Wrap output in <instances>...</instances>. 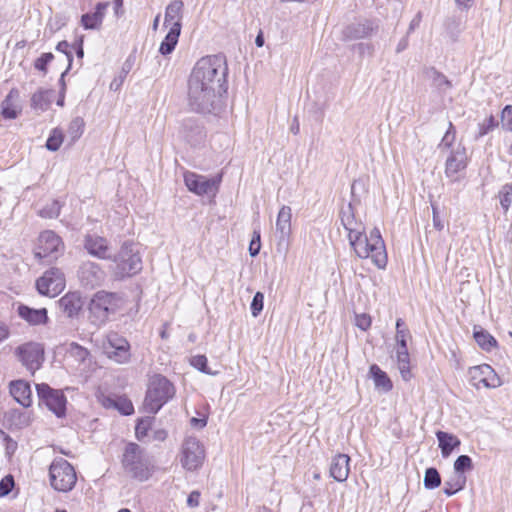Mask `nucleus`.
I'll return each mask as SVG.
<instances>
[{
  "instance_id": "nucleus-1",
  "label": "nucleus",
  "mask_w": 512,
  "mask_h": 512,
  "mask_svg": "<svg viewBox=\"0 0 512 512\" xmlns=\"http://www.w3.org/2000/svg\"><path fill=\"white\" fill-rule=\"evenodd\" d=\"M228 67L222 55H209L200 58L189 75L187 100L196 112L211 113L226 92Z\"/></svg>"
},
{
  "instance_id": "nucleus-2",
  "label": "nucleus",
  "mask_w": 512,
  "mask_h": 512,
  "mask_svg": "<svg viewBox=\"0 0 512 512\" xmlns=\"http://www.w3.org/2000/svg\"><path fill=\"white\" fill-rule=\"evenodd\" d=\"M355 255L361 259H371L379 269L387 265V253L384 240L378 228H373L369 235L365 233L349 242Z\"/></svg>"
},
{
  "instance_id": "nucleus-3",
  "label": "nucleus",
  "mask_w": 512,
  "mask_h": 512,
  "mask_svg": "<svg viewBox=\"0 0 512 512\" xmlns=\"http://www.w3.org/2000/svg\"><path fill=\"white\" fill-rule=\"evenodd\" d=\"M122 465L129 476L139 481L148 480L155 470L150 454L136 443H129L125 447Z\"/></svg>"
},
{
  "instance_id": "nucleus-4",
  "label": "nucleus",
  "mask_w": 512,
  "mask_h": 512,
  "mask_svg": "<svg viewBox=\"0 0 512 512\" xmlns=\"http://www.w3.org/2000/svg\"><path fill=\"white\" fill-rule=\"evenodd\" d=\"M124 304L125 300L121 294L98 291L89 302V319L92 324L101 326L109 320L110 315L122 309Z\"/></svg>"
},
{
  "instance_id": "nucleus-5",
  "label": "nucleus",
  "mask_w": 512,
  "mask_h": 512,
  "mask_svg": "<svg viewBox=\"0 0 512 512\" xmlns=\"http://www.w3.org/2000/svg\"><path fill=\"white\" fill-rule=\"evenodd\" d=\"M174 394L175 389L172 383L164 376L155 375L151 378L148 386L143 403L144 409L148 413L155 414Z\"/></svg>"
},
{
  "instance_id": "nucleus-6",
  "label": "nucleus",
  "mask_w": 512,
  "mask_h": 512,
  "mask_svg": "<svg viewBox=\"0 0 512 512\" xmlns=\"http://www.w3.org/2000/svg\"><path fill=\"white\" fill-rule=\"evenodd\" d=\"M113 261L116 264L115 273L120 278L133 276L142 269V260L137 245L132 242H124Z\"/></svg>"
},
{
  "instance_id": "nucleus-7",
  "label": "nucleus",
  "mask_w": 512,
  "mask_h": 512,
  "mask_svg": "<svg viewBox=\"0 0 512 512\" xmlns=\"http://www.w3.org/2000/svg\"><path fill=\"white\" fill-rule=\"evenodd\" d=\"M206 451L203 443L195 436H186L181 444L179 461L186 471L199 470L205 461Z\"/></svg>"
},
{
  "instance_id": "nucleus-8",
  "label": "nucleus",
  "mask_w": 512,
  "mask_h": 512,
  "mask_svg": "<svg viewBox=\"0 0 512 512\" xmlns=\"http://www.w3.org/2000/svg\"><path fill=\"white\" fill-rule=\"evenodd\" d=\"M51 487L59 492L71 491L77 481L74 467L63 458H56L49 467Z\"/></svg>"
},
{
  "instance_id": "nucleus-9",
  "label": "nucleus",
  "mask_w": 512,
  "mask_h": 512,
  "mask_svg": "<svg viewBox=\"0 0 512 512\" xmlns=\"http://www.w3.org/2000/svg\"><path fill=\"white\" fill-rule=\"evenodd\" d=\"M99 346L110 360L118 364H125L130 360V344L118 333H108L102 338Z\"/></svg>"
},
{
  "instance_id": "nucleus-10",
  "label": "nucleus",
  "mask_w": 512,
  "mask_h": 512,
  "mask_svg": "<svg viewBox=\"0 0 512 512\" xmlns=\"http://www.w3.org/2000/svg\"><path fill=\"white\" fill-rule=\"evenodd\" d=\"M63 242L61 238L53 231H43L38 237L34 255L39 259H56L63 252Z\"/></svg>"
},
{
  "instance_id": "nucleus-11",
  "label": "nucleus",
  "mask_w": 512,
  "mask_h": 512,
  "mask_svg": "<svg viewBox=\"0 0 512 512\" xmlns=\"http://www.w3.org/2000/svg\"><path fill=\"white\" fill-rule=\"evenodd\" d=\"M36 391L40 404L45 405L57 417L65 415L67 401L62 391L54 390L45 383L37 384Z\"/></svg>"
},
{
  "instance_id": "nucleus-12",
  "label": "nucleus",
  "mask_w": 512,
  "mask_h": 512,
  "mask_svg": "<svg viewBox=\"0 0 512 512\" xmlns=\"http://www.w3.org/2000/svg\"><path fill=\"white\" fill-rule=\"evenodd\" d=\"M66 285L64 273L58 268H50L36 281V288L42 295L55 297Z\"/></svg>"
},
{
  "instance_id": "nucleus-13",
  "label": "nucleus",
  "mask_w": 512,
  "mask_h": 512,
  "mask_svg": "<svg viewBox=\"0 0 512 512\" xmlns=\"http://www.w3.org/2000/svg\"><path fill=\"white\" fill-rule=\"evenodd\" d=\"M184 182L187 189L196 195L215 194L221 182V175L214 178H207L195 172L187 171L184 173Z\"/></svg>"
},
{
  "instance_id": "nucleus-14",
  "label": "nucleus",
  "mask_w": 512,
  "mask_h": 512,
  "mask_svg": "<svg viewBox=\"0 0 512 512\" xmlns=\"http://www.w3.org/2000/svg\"><path fill=\"white\" fill-rule=\"evenodd\" d=\"M16 353L23 366L32 374L41 367L44 360V348L39 343L23 344L17 348Z\"/></svg>"
},
{
  "instance_id": "nucleus-15",
  "label": "nucleus",
  "mask_w": 512,
  "mask_h": 512,
  "mask_svg": "<svg viewBox=\"0 0 512 512\" xmlns=\"http://www.w3.org/2000/svg\"><path fill=\"white\" fill-rule=\"evenodd\" d=\"M468 373L471 384L477 389L481 386L485 388H497L502 385L500 377L488 364L471 367Z\"/></svg>"
},
{
  "instance_id": "nucleus-16",
  "label": "nucleus",
  "mask_w": 512,
  "mask_h": 512,
  "mask_svg": "<svg viewBox=\"0 0 512 512\" xmlns=\"http://www.w3.org/2000/svg\"><path fill=\"white\" fill-rule=\"evenodd\" d=\"M340 219L344 229L347 231L349 242L366 232L364 223L359 217H357L355 209L351 203L342 208Z\"/></svg>"
},
{
  "instance_id": "nucleus-17",
  "label": "nucleus",
  "mask_w": 512,
  "mask_h": 512,
  "mask_svg": "<svg viewBox=\"0 0 512 512\" xmlns=\"http://www.w3.org/2000/svg\"><path fill=\"white\" fill-rule=\"evenodd\" d=\"M292 209L289 206L283 205L277 215L275 233L278 239V247H288L289 239L292 232L291 227Z\"/></svg>"
},
{
  "instance_id": "nucleus-18",
  "label": "nucleus",
  "mask_w": 512,
  "mask_h": 512,
  "mask_svg": "<svg viewBox=\"0 0 512 512\" xmlns=\"http://www.w3.org/2000/svg\"><path fill=\"white\" fill-rule=\"evenodd\" d=\"M78 278L83 286L94 288L104 282L105 272L98 264L87 261L80 266Z\"/></svg>"
},
{
  "instance_id": "nucleus-19",
  "label": "nucleus",
  "mask_w": 512,
  "mask_h": 512,
  "mask_svg": "<svg viewBox=\"0 0 512 512\" xmlns=\"http://www.w3.org/2000/svg\"><path fill=\"white\" fill-rule=\"evenodd\" d=\"M467 165V156L465 147L458 145L453 148L446 159L445 174L447 177L454 178Z\"/></svg>"
},
{
  "instance_id": "nucleus-20",
  "label": "nucleus",
  "mask_w": 512,
  "mask_h": 512,
  "mask_svg": "<svg viewBox=\"0 0 512 512\" xmlns=\"http://www.w3.org/2000/svg\"><path fill=\"white\" fill-rule=\"evenodd\" d=\"M179 134L192 145L200 143L205 137L203 126L194 118H187L181 122Z\"/></svg>"
},
{
  "instance_id": "nucleus-21",
  "label": "nucleus",
  "mask_w": 512,
  "mask_h": 512,
  "mask_svg": "<svg viewBox=\"0 0 512 512\" xmlns=\"http://www.w3.org/2000/svg\"><path fill=\"white\" fill-rule=\"evenodd\" d=\"M84 247L89 254L100 259H110V248L106 238L89 234L85 236Z\"/></svg>"
},
{
  "instance_id": "nucleus-22",
  "label": "nucleus",
  "mask_w": 512,
  "mask_h": 512,
  "mask_svg": "<svg viewBox=\"0 0 512 512\" xmlns=\"http://www.w3.org/2000/svg\"><path fill=\"white\" fill-rule=\"evenodd\" d=\"M9 393L24 408L32 405V391L27 381L21 379L11 381L9 383Z\"/></svg>"
},
{
  "instance_id": "nucleus-23",
  "label": "nucleus",
  "mask_w": 512,
  "mask_h": 512,
  "mask_svg": "<svg viewBox=\"0 0 512 512\" xmlns=\"http://www.w3.org/2000/svg\"><path fill=\"white\" fill-rule=\"evenodd\" d=\"M58 306L67 317L73 318L82 310L83 301L78 292H69L60 298Z\"/></svg>"
},
{
  "instance_id": "nucleus-24",
  "label": "nucleus",
  "mask_w": 512,
  "mask_h": 512,
  "mask_svg": "<svg viewBox=\"0 0 512 512\" xmlns=\"http://www.w3.org/2000/svg\"><path fill=\"white\" fill-rule=\"evenodd\" d=\"M350 457L346 454H337L332 458L330 465V476L338 482L348 478Z\"/></svg>"
},
{
  "instance_id": "nucleus-25",
  "label": "nucleus",
  "mask_w": 512,
  "mask_h": 512,
  "mask_svg": "<svg viewBox=\"0 0 512 512\" xmlns=\"http://www.w3.org/2000/svg\"><path fill=\"white\" fill-rule=\"evenodd\" d=\"M19 91L17 89H11L8 95L1 103V114L6 119H15L21 111L18 104Z\"/></svg>"
},
{
  "instance_id": "nucleus-26",
  "label": "nucleus",
  "mask_w": 512,
  "mask_h": 512,
  "mask_svg": "<svg viewBox=\"0 0 512 512\" xmlns=\"http://www.w3.org/2000/svg\"><path fill=\"white\" fill-rule=\"evenodd\" d=\"M109 3L100 2L96 5V9L93 13H87L82 15L81 23L85 29H98L103 21L105 11L108 8Z\"/></svg>"
},
{
  "instance_id": "nucleus-27",
  "label": "nucleus",
  "mask_w": 512,
  "mask_h": 512,
  "mask_svg": "<svg viewBox=\"0 0 512 512\" xmlns=\"http://www.w3.org/2000/svg\"><path fill=\"white\" fill-rule=\"evenodd\" d=\"M436 437L443 458H448L453 450L458 448L461 444L460 439L456 435L448 432L437 431Z\"/></svg>"
},
{
  "instance_id": "nucleus-28",
  "label": "nucleus",
  "mask_w": 512,
  "mask_h": 512,
  "mask_svg": "<svg viewBox=\"0 0 512 512\" xmlns=\"http://www.w3.org/2000/svg\"><path fill=\"white\" fill-rule=\"evenodd\" d=\"M18 314L22 319L32 325L45 324L48 320L47 310L45 308L32 309L28 306L20 305L18 307Z\"/></svg>"
},
{
  "instance_id": "nucleus-29",
  "label": "nucleus",
  "mask_w": 512,
  "mask_h": 512,
  "mask_svg": "<svg viewBox=\"0 0 512 512\" xmlns=\"http://www.w3.org/2000/svg\"><path fill=\"white\" fill-rule=\"evenodd\" d=\"M374 31L373 24L369 21L363 23H354L347 26L344 30V36L348 40L363 39L368 37Z\"/></svg>"
},
{
  "instance_id": "nucleus-30",
  "label": "nucleus",
  "mask_w": 512,
  "mask_h": 512,
  "mask_svg": "<svg viewBox=\"0 0 512 512\" xmlns=\"http://www.w3.org/2000/svg\"><path fill=\"white\" fill-rule=\"evenodd\" d=\"M184 4L181 0L172 1L165 10L164 25L174 27L178 24L179 31H181V19Z\"/></svg>"
},
{
  "instance_id": "nucleus-31",
  "label": "nucleus",
  "mask_w": 512,
  "mask_h": 512,
  "mask_svg": "<svg viewBox=\"0 0 512 512\" xmlns=\"http://www.w3.org/2000/svg\"><path fill=\"white\" fill-rule=\"evenodd\" d=\"M473 336L480 348L487 352L497 347L496 339L481 327H474Z\"/></svg>"
},
{
  "instance_id": "nucleus-32",
  "label": "nucleus",
  "mask_w": 512,
  "mask_h": 512,
  "mask_svg": "<svg viewBox=\"0 0 512 512\" xmlns=\"http://www.w3.org/2000/svg\"><path fill=\"white\" fill-rule=\"evenodd\" d=\"M370 375L374 380L375 387L383 392H388L392 389V383L387 374L380 369L376 364L371 365Z\"/></svg>"
},
{
  "instance_id": "nucleus-33",
  "label": "nucleus",
  "mask_w": 512,
  "mask_h": 512,
  "mask_svg": "<svg viewBox=\"0 0 512 512\" xmlns=\"http://www.w3.org/2000/svg\"><path fill=\"white\" fill-rule=\"evenodd\" d=\"M180 32L181 31H179L178 24L174 25V27L169 28V31H168L166 37L164 38V40L162 41L160 48H159V52L162 55H168V54L172 53V51L174 50V48L178 42Z\"/></svg>"
},
{
  "instance_id": "nucleus-34",
  "label": "nucleus",
  "mask_w": 512,
  "mask_h": 512,
  "mask_svg": "<svg viewBox=\"0 0 512 512\" xmlns=\"http://www.w3.org/2000/svg\"><path fill=\"white\" fill-rule=\"evenodd\" d=\"M53 94V90H38L32 95L31 106L41 111L47 110L52 102Z\"/></svg>"
},
{
  "instance_id": "nucleus-35",
  "label": "nucleus",
  "mask_w": 512,
  "mask_h": 512,
  "mask_svg": "<svg viewBox=\"0 0 512 512\" xmlns=\"http://www.w3.org/2000/svg\"><path fill=\"white\" fill-rule=\"evenodd\" d=\"M466 485V476L462 474H455L450 479L446 480L444 483L443 492L447 496H452L457 492L464 489Z\"/></svg>"
},
{
  "instance_id": "nucleus-36",
  "label": "nucleus",
  "mask_w": 512,
  "mask_h": 512,
  "mask_svg": "<svg viewBox=\"0 0 512 512\" xmlns=\"http://www.w3.org/2000/svg\"><path fill=\"white\" fill-rule=\"evenodd\" d=\"M396 356L400 374L405 381H408L411 378L408 349H397Z\"/></svg>"
},
{
  "instance_id": "nucleus-37",
  "label": "nucleus",
  "mask_w": 512,
  "mask_h": 512,
  "mask_svg": "<svg viewBox=\"0 0 512 512\" xmlns=\"http://www.w3.org/2000/svg\"><path fill=\"white\" fill-rule=\"evenodd\" d=\"M104 405L106 407H114L123 415H130L134 412L132 402L123 397H117L116 399L107 398Z\"/></svg>"
},
{
  "instance_id": "nucleus-38",
  "label": "nucleus",
  "mask_w": 512,
  "mask_h": 512,
  "mask_svg": "<svg viewBox=\"0 0 512 512\" xmlns=\"http://www.w3.org/2000/svg\"><path fill=\"white\" fill-rule=\"evenodd\" d=\"M423 483L426 489H435L441 485V476L436 468L426 469Z\"/></svg>"
},
{
  "instance_id": "nucleus-39",
  "label": "nucleus",
  "mask_w": 512,
  "mask_h": 512,
  "mask_svg": "<svg viewBox=\"0 0 512 512\" xmlns=\"http://www.w3.org/2000/svg\"><path fill=\"white\" fill-rule=\"evenodd\" d=\"M84 120L81 117L74 118L68 127V136L71 139V142L77 141L83 134L84 131Z\"/></svg>"
},
{
  "instance_id": "nucleus-40",
  "label": "nucleus",
  "mask_w": 512,
  "mask_h": 512,
  "mask_svg": "<svg viewBox=\"0 0 512 512\" xmlns=\"http://www.w3.org/2000/svg\"><path fill=\"white\" fill-rule=\"evenodd\" d=\"M498 198L504 212H507L512 204V183H507L501 187Z\"/></svg>"
},
{
  "instance_id": "nucleus-41",
  "label": "nucleus",
  "mask_w": 512,
  "mask_h": 512,
  "mask_svg": "<svg viewBox=\"0 0 512 512\" xmlns=\"http://www.w3.org/2000/svg\"><path fill=\"white\" fill-rule=\"evenodd\" d=\"M455 474L464 475L465 472L473 469V462L468 455H460L454 462Z\"/></svg>"
},
{
  "instance_id": "nucleus-42",
  "label": "nucleus",
  "mask_w": 512,
  "mask_h": 512,
  "mask_svg": "<svg viewBox=\"0 0 512 512\" xmlns=\"http://www.w3.org/2000/svg\"><path fill=\"white\" fill-rule=\"evenodd\" d=\"M67 352L69 356L73 357L79 363L84 362L90 354L86 348L74 342L69 345Z\"/></svg>"
},
{
  "instance_id": "nucleus-43",
  "label": "nucleus",
  "mask_w": 512,
  "mask_h": 512,
  "mask_svg": "<svg viewBox=\"0 0 512 512\" xmlns=\"http://www.w3.org/2000/svg\"><path fill=\"white\" fill-rule=\"evenodd\" d=\"M60 208L59 202L53 200L39 211V215L43 218H57L60 214Z\"/></svg>"
},
{
  "instance_id": "nucleus-44",
  "label": "nucleus",
  "mask_w": 512,
  "mask_h": 512,
  "mask_svg": "<svg viewBox=\"0 0 512 512\" xmlns=\"http://www.w3.org/2000/svg\"><path fill=\"white\" fill-rule=\"evenodd\" d=\"M498 123L495 120L493 115H490L487 119H485L482 123L478 125V133L475 136V139H479L492 131L495 127H497Z\"/></svg>"
},
{
  "instance_id": "nucleus-45",
  "label": "nucleus",
  "mask_w": 512,
  "mask_h": 512,
  "mask_svg": "<svg viewBox=\"0 0 512 512\" xmlns=\"http://www.w3.org/2000/svg\"><path fill=\"white\" fill-rule=\"evenodd\" d=\"M190 364L198 369L199 371L208 374V375H215L216 372H212L208 366H207V358L204 355H196L193 356L190 360Z\"/></svg>"
},
{
  "instance_id": "nucleus-46",
  "label": "nucleus",
  "mask_w": 512,
  "mask_h": 512,
  "mask_svg": "<svg viewBox=\"0 0 512 512\" xmlns=\"http://www.w3.org/2000/svg\"><path fill=\"white\" fill-rule=\"evenodd\" d=\"M63 142L62 132L59 130H54L52 134L49 136L46 142V147L50 151H57Z\"/></svg>"
},
{
  "instance_id": "nucleus-47",
  "label": "nucleus",
  "mask_w": 512,
  "mask_h": 512,
  "mask_svg": "<svg viewBox=\"0 0 512 512\" xmlns=\"http://www.w3.org/2000/svg\"><path fill=\"white\" fill-rule=\"evenodd\" d=\"M456 131L454 129V126L451 122H449L448 130L446 131L445 135L443 136L441 143L439 144V148L441 150L449 149L454 140H455Z\"/></svg>"
},
{
  "instance_id": "nucleus-48",
  "label": "nucleus",
  "mask_w": 512,
  "mask_h": 512,
  "mask_svg": "<svg viewBox=\"0 0 512 512\" xmlns=\"http://www.w3.org/2000/svg\"><path fill=\"white\" fill-rule=\"evenodd\" d=\"M54 59V55L52 53H43L39 58H37L34 62V67L37 70L42 71L44 74L47 73V65Z\"/></svg>"
},
{
  "instance_id": "nucleus-49",
  "label": "nucleus",
  "mask_w": 512,
  "mask_h": 512,
  "mask_svg": "<svg viewBox=\"0 0 512 512\" xmlns=\"http://www.w3.org/2000/svg\"><path fill=\"white\" fill-rule=\"evenodd\" d=\"M264 295L261 292H256L251 303V312L254 317H257L263 310Z\"/></svg>"
},
{
  "instance_id": "nucleus-50",
  "label": "nucleus",
  "mask_w": 512,
  "mask_h": 512,
  "mask_svg": "<svg viewBox=\"0 0 512 512\" xmlns=\"http://www.w3.org/2000/svg\"><path fill=\"white\" fill-rule=\"evenodd\" d=\"M502 127L510 132H512V105H507L504 107L502 114Z\"/></svg>"
},
{
  "instance_id": "nucleus-51",
  "label": "nucleus",
  "mask_w": 512,
  "mask_h": 512,
  "mask_svg": "<svg viewBox=\"0 0 512 512\" xmlns=\"http://www.w3.org/2000/svg\"><path fill=\"white\" fill-rule=\"evenodd\" d=\"M14 487V479L11 475L5 476L0 481V497L7 496Z\"/></svg>"
},
{
  "instance_id": "nucleus-52",
  "label": "nucleus",
  "mask_w": 512,
  "mask_h": 512,
  "mask_svg": "<svg viewBox=\"0 0 512 512\" xmlns=\"http://www.w3.org/2000/svg\"><path fill=\"white\" fill-rule=\"evenodd\" d=\"M355 325L363 330V331H366L370 328L371 326V317L368 315V314H358L356 315L355 317Z\"/></svg>"
},
{
  "instance_id": "nucleus-53",
  "label": "nucleus",
  "mask_w": 512,
  "mask_h": 512,
  "mask_svg": "<svg viewBox=\"0 0 512 512\" xmlns=\"http://www.w3.org/2000/svg\"><path fill=\"white\" fill-rule=\"evenodd\" d=\"M432 74H433V84L438 87V88H442L443 86H445L446 88H450L451 87V83L450 81L446 78V76H444L443 74H441L440 72L436 71V70H433L432 71Z\"/></svg>"
},
{
  "instance_id": "nucleus-54",
  "label": "nucleus",
  "mask_w": 512,
  "mask_h": 512,
  "mask_svg": "<svg viewBox=\"0 0 512 512\" xmlns=\"http://www.w3.org/2000/svg\"><path fill=\"white\" fill-rule=\"evenodd\" d=\"M260 233L257 231H254L253 238L249 245V252L252 257H255L259 254L260 251Z\"/></svg>"
},
{
  "instance_id": "nucleus-55",
  "label": "nucleus",
  "mask_w": 512,
  "mask_h": 512,
  "mask_svg": "<svg viewBox=\"0 0 512 512\" xmlns=\"http://www.w3.org/2000/svg\"><path fill=\"white\" fill-rule=\"evenodd\" d=\"M409 337V330L396 331L397 349H408L407 338Z\"/></svg>"
},
{
  "instance_id": "nucleus-56",
  "label": "nucleus",
  "mask_w": 512,
  "mask_h": 512,
  "mask_svg": "<svg viewBox=\"0 0 512 512\" xmlns=\"http://www.w3.org/2000/svg\"><path fill=\"white\" fill-rule=\"evenodd\" d=\"M68 47H69V44L67 41H60L56 46V50L64 53L67 57V61H68L67 70L70 69L71 63L73 61V56H72L71 52L68 51Z\"/></svg>"
},
{
  "instance_id": "nucleus-57",
  "label": "nucleus",
  "mask_w": 512,
  "mask_h": 512,
  "mask_svg": "<svg viewBox=\"0 0 512 512\" xmlns=\"http://www.w3.org/2000/svg\"><path fill=\"white\" fill-rule=\"evenodd\" d=\"M432 213H433V226L438 230L441 231L443 229V223L439 217L437 207L432 205Z\"/></svg>"
},
{
  "instance_id": "nucleus-58",
  "label": "nucleus",
  "mask_w": 512,
  "mask_h": 512,
  "mask_svg": "<svg viewBox=\"0 0 512 512\" xmlns=\"http://www.w3.org/2000/svg\"><path fill=\"white\" fill-rule=\"evenodd\" d=\"M200 493L198 491H192L187 498V505L189 507H197L199 505Z\"/></svg>"
},
{
  "instance_id": "nucleus-59",
  "label": "nucleus",
  "mask_w": 512,
  "mask_h": 512,
  "mask_svg": "<svg viewBox=\"0 0 512 512\" xmlns=\"http://www.w3.org/2000/svg\"><path fill=\"white\" fill-rule=\"evenodd\" d=\"M421 20H422V13L418 12L409 24L408 34L413 32L416 28H418L420 26Z\"/></svg>"
},
{
  "instance_id": "nucleus-60",
  "label": "nucleus",
  "mask_w": 512,
  "mask_h": 512,
  "mask_svg": "<svg viewBox=\"0 0 512 512\" xmlns=\"http://www.w3.org/2000/svg\"><path fill=\"white\" fill-rule=\"evenodd\" d=\"M190 424L194 428L202 429L207 425V418L206 417H203V418L193 417L190 420Z\"/></svg>"
},
{
  "instance_id": "nucleus-61",
  "label": "nucleus",
  "mask_w": 512,
  "mask_h": 512,
  "mask_svg": "<svg viewBox=\"0 0 512 512\" xmlns=\"http://www.w3.org/2000/svg\"><path fill=\"white\" fill-rule=\"evenodd\" d=\"M474 0H455L456 5L462 10H468Z\"/></svg>"
},
{
  "instance_id": "nucleus-62",
  "label": "nucleus",
  "mask_w": 512,
  "mask_h": 512,
  "mask_svg": "<svg viewBox=\"0 0 512 512\" xmlns=\"http://www.w3.org/2000/svg\"><path fill=\"white\" fill-rule=\"evenodd\" d=\"M146 423L145 421H141L137 424L136 426V435L138 438H140L141 436H144L146 434Z\"/></svg>"
},
{
  "instance_id": "nucleus-63",
  "label": "nucleus",
  "mask_w": 512,
  "mask_h": 512,
  "mask_svg": "<svg viewBox=\"0 0 512 512\" xmlns=\"http://www.w3.org/2000/svg\"><path fill=\"white\" fill-rule=\"evenodd\" d=\"M408 47V38L403 37L396 46V53H401Z\"/></svg>"
},
{
  "instance_id": "nucleus-64",
  "label": "nucleus",
  "mask_w": 512,
  "mask_h": 512,
  "mask_svg": "<svg viewBox=\"0 0 512 512\" xmlns=\"http://www.w3.org/2000/svg\"><path fill=\"white\" fill-rule=\"evenodd\" d=\"M8 328L5 324L0 323V343L8 337Z\"/></svg>"
}]
</instances>
